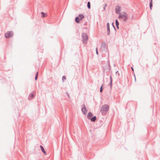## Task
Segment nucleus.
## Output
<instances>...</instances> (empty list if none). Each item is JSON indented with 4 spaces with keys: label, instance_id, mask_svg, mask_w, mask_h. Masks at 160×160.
I'll list each match as a JSON object with an SVG mask.
<instances>
[{
    "label": "nucleus",
    "instance_id": "dca6fc26",
    "mask_svg": "<svg viewBox=\"0 0 160 160\" xmlns=\"http://www.w3.org/2000/svg\"><path fill=\"white\" fill-rule=\"evenodd\" d=\"M149 7L150 9L151 10L152 9V7L153 4H152V0H150L149 2Z\"/></svg>",
    "mask_w": 160,
    "mask_h": 160
},
{
    "label": "nucleus",
    "instance_id": "1a4fd4ad",
    "mask_svg": "<svg viewBox=\"0 0 160 160\" xmlns=\"http://www.w3.org/2000/svg\"><path fill=\"white\" fill-rule=\"evenodd\" d=\"M35 97V95L32 92L30 93L28 98V100H30L33 98Z\"/></svg>",
    "mask_w": 160,
    "mask_h": 160
},
{
    "label": "nucleus",
    "instance_id": "bb28decb",
    "mask_svg": "<svg viewBox=\"0 0 160 160\" xmlns=\"http://www.w3.org/2000/svg\"><path fill=\"white\" fill-rule=\"evenodd\" d=\"M107 63L108 64L109 63H110V61H109V58H108V60L107 61Z\"/></svg>",
    "mask_w": 160,
    "mask_h": 160
},
{
    "label": "nucleus",
    "instance_id": "c85d7f7f",
    "mask_svg": "<svg viewBox=\"0 0 160 160\" xmlns=\"http://www.w3.org/2000/svg\"><path fill=\"white\" fill-rule=\"evenodd\" d=\"M118 74V76L119 75V73L118 71H117L116 72V74Z\"/></svg>",
    "mask_w": 160,
    "mask_h": 160
},
{
    "label": "nucleus",
    "instance_id": "a211bd4d",
    "mask_svg": "<svg viewBox=\"0 0 160 160\" xmlns=\"http://www.w3.org/2000/svg\"><path fill=\"white\" fill-rule=\"evenodd\" d=\"M78 17L79 18L81 19L82 20V18H84V15L83 14H79L78 16Z\"/></svg>",
    "mask_w": 160,
    "mask_h": 160
},
{
    "label": "nucleus",
    "instance_id": "7c9ffc66",
    "mask_svg": "<svg viewBox=\"0 0 160 160\" xmlns=\"http://www.w3.org/2000/svg\"><path fill=\"white\" fill-rule=\"evenodd\" d=\"M131 69H132V70L133 72H134V69H133V68L132 67H131ZM133 73H134V72H133Z\"/></svg>",
    "mask_w": 160,
    "mask_h": 160
},
{
    "label": "nucleus",
    "instance_id": "a878e982",
    "mask_svg": "<svg viewBox=\"0 0 160 160\" xmlns=\"http://www.w3.org/2000/svg\"><path fill=\"white\" fill-rule=\"evenodd\" d=\"M38 78V76H37V75H36L35 78V80H37Z\"/></svg>",
    "mask_w": 160,
    "mask_h": 160
},
{
    "label": "nucleus",
    "instance_id": "9b49d317",
    "mask_svg": "<svg viewBox=\"0 0 160 160\" xmlns=\"http://www.w3.org/2000/svg\"><path fill=\"white\" fill-rule=\"evenodd\" d=\"M40 147L42 152H43L44 154L46 155V151L44 150V147L42 145H40Z\"/></svg>",
    "mask_w": 160,
    "mask_h": 160
},
{
    "label": "nucleus",
    "instance_id": "393cba45",
    "mask_svg": "<svg viewBox=\"0 0 160 160\" xmlns=\"http://www.w3.org/2000/svg\"><path fill=\"white\" fill-rule=\"evenodd\" d=\"M112 26H113V28H114V30H115V31H116V28L115 27V26H114V23H113V22H112Z\"/></svg>",
    "mask_w": 160,
    "mask_h": 160
},
{
    "label": "nucleus",
    "instance_id": "c756f323",
    "mask_svg": "<svg viewBox=\"0 0 160 160\" xmlns=\"http://www.w3.org/2000/svg\"><path fill=\"white\" fill-rule=\"evenodd\" d=\"M134 75L135 81L136 82V77H135L134 73Z\"/></svg>",
    "mask_w": 160,
    "mask_h": 160
},
{
    "label": "nucleus",
    "instance_id": "f704fd0d",
    "mask_svg": "<svg viewBox=\"0 0 160 160\" xmlns=\"http://www.w3.org/2000/svg\"><path fill=\"white\" fill-rule=\"evenodd\" d=\"M146 65H147V66H148V64H146Z\"/></svg>",
    "mask_w": 160,
    "mask_h": 160
},
{
    "label": "nucleus",
    "instance_id": "f8f14e48",
    "mask_svg": "<svg viewBox=\"0 0 160 160\" xmlns=\"http://www.w3.org/2000/svg\"><path fill=\"white\" fill-rule=\"evenodd\" d=\"M97 118L96 116H94L90 119V120L92 122H95L97 120Z\"/></svg>",
    "mask_w": 160,
    "mask_h": 160
},
{
    "label": "nucleus",
    "instance_id": "4468645a",
    "mask_svg": "<svg viewBox=\"0 0 160 160\" xmlns=\"http://www.w3.org/2000/svg\"><path fill=\"white\" fill-rule=\"evenodd\" d=\"M115 23H116V27L118 29H119V22L118 20V19L115 20Z\"/></svg>",
    "mask_w": 160,
    "mask_h": 160
},
{
    "label": "nucleus",
    "instance_id": "f3484780",
    "mask_svg": "<svg viewBox=\"0 0 160 160\" xmlns=\"http://www.w3.org/2000/svg\"><path fill=\"white\" fill-rule=\"evenodd\" d=\"M104 67L103 68V69L104 70H107L108 71H109L110 70V69H111V67H110V64L109 63L108 64V69H107V68L104 69Z\"/></svg>",
    "mask_w": 160,
    "mask_h": 160
},
{
    "label": "nucleus",
    "instance_id": "5701e85b",
    "mask_svg": "<svg viewBox=\"0 0 160 160\" xmlns=\"http://www.w3.org/2000/svg\"><path fill=\"white\" fill-rule=\"evenodd\" d=\"M66 77L65 76H63L62 77V80L63 82H64V80L66 79Z\"/></svg>",
    "mask_w": 160,
    "mask_h": 160
},
{
    "label": "nucleus",
    "instance_id": "4be33fe9",
    "mask_svg": "<svg viewBox=\"0 0 160 160\" xmlns=\"http://www.w3.org/2000/svg\"><path fill=\"white\" fill-rule=\"evenodd\" d=\"M107 6V4H105L104 5V6H103V10L105 11V10H106V8Z\"/></svg>",
    "mask_w": 160,
    "mask_h": 160
},
{
    "label": "nucleus",
    "instance_id": "423d86ee",
    "mask_svg": "<svg viewBox=\"0 0 160 160\" xmlns=\"http://www.w3.org/2000/svg\"><path fill=\"white\" fill-rule=\"evenodd\" d=\"M81 111L84 115H86L87 114V110L86 106L84 104H83L82 106Z\"/></svg>",
    "mask_w": 160,
    "mask_h": 160
},
{
    "label": "nucleus",
    "instance_id": "7ed1b4c3",
    "mask_svg": "<svg viewBox=\"0 0 160 160\" xmlns=\"http://www.w3.org/2000/svg\"><path fill=\"white\" fill-rule=\"evenodd\" d=\"M82 36V41L83 43L84 44H86L88 38L87 34L85 32L83 33Z\"/></svg>",
    "mask_w": 160,
    "mask_h": 160
},
{
    "label": "nucleus",
    "instance_id": "0eeeda50",
    "mask_svg": "<svg viewBox=\"0 0 160 160\" xmlns=\"http://www.w3.org/2000/svg\"><path fill=\"white\" fill-rule=\"evenodd\" d=\"M101 47L103 49V50L107 52L108 50V47L106 45V43L105 42H103L101 43Z\"/></svg>",
    "mask_w": 160,
    "mask_h": 160
},
{
    "label": "nucleus",
    "instance_id": "72a5a7b5",
    "mask_svg": "<svg viewBox=\"0 0 160 160\" xmlns=\"http://www.w3.org/2000/svg\"><path fill=\"white\" fill-rule=\"evenodd\" d=\"M67 95H68V97H69V94L68 93L67 94Z\"/></svg>",
    "mask_w": 160,
    "mask_h": 160
},
{
    "label": "nucleus",
    "instance_id": "2f4dec72",
    "mask_svg": "<svg viewBox=\"0 0 160 160\" xmlns=\"http://www.w3.org/2000/svg\"><path fill=\"white\" fill-rule=\"evenodd\" d=\"M36 75H37V76H38V72H37L36 73Z\"/></svg>",
    "mask_w": 160,
    "mask_h": 160
},
{
    "label": "nucleus",
    "instance_id": "cd10ccee",
    "mask_svg": "<svg viewBox=\"0 0 160 160\" xmlns=\"http://www.w3.org/2000/svg\"><path fill=\"white\" fill-rule=\"evenodd\" d=\"M110 81H112V76L111 75H110Z\"/></svg>",
    "mask_w": 160,
    "mask_h": 160
},
{
    "label": "nucleus",
    "instance_id": "ddd939ff",
    "mask_svg": "<svg viewBox=\"0 0 160 160\" xmlns=\"http://www.w3.org/2000/svg\"><path fill=\"white\" fill-rule=\"evenodd\" d=\"M78 17H76L75 18V21L77 23H78L80 22V21L81 20Z\"/></svg>",
    "mask_w": 160,
    "mask_h": 160
},
{
    "label": "nucleus",
    "instance_id": "2eb2a0df",
    "mask_svg": "<svg viewBox=\"0 0 160 160\" xmlns=\"http://www.w3.org/2000/svg\"><path fill=\"white\" fill-rule=\"evenodd\" d=\"M41 16L42 18H44L47 16V14L46 13H45L43 12H41Z\"/></svg>",
    "mask_w": 160,
    "mask_h": 160
},
{
    "label": "nucleus",
    "instance_id": "20e7f679",
    "mask_svg": "<svg viewBox=\"0 0 160 160\" xmlns=\"http://www.w3.org/2000/svg\"><path fill=\"white\" fill-rule=\"evenodd\" d=\"M13 32L12 31H8L5 34V37L7 38H9L13 35Z\"/></svg>",
    "mask_w": 160,
    "mask_h": 160
},
{
    "label": "nucleus",
    "instance_id": "39448f33",
    "mask_svg": "<svg viewBox=\"0 0 160 160\" xmlns=\"http://www.w3.org/2000/svg\"><path fill=\"white\" fill-rule=\"evenodd\" d=\"M115 12L116 13L119 15L121 14L120 12L121 10V7L118 5H116L115 8Z\"/></svg>",
    "mask_w": 160,
    "mask_h": 160
},
{
    "label": "nucleus",
    "instance_id": "b1692460",
    "mask_svg": "<svg viewBox=\"0 0 160 160\" xmlns=\"http://www.w3.org/2000/svg\"><path fill=\"white\" fill-rule=\"evenodd\" d=\"M96 54L97 55H98V48L97 47L96 48Z\"/></svg>",
    "mask_w": 160,
    "mask_h": 160
},
{
    "label": "nucleus",
    "instance_id": "f257e3e1",
    "mask_svg": "<svg viewBox=\"0 0 160 160\" xmlns=\"http://www.w3.org/2000/svg\"><path fill=\"white\" fill-rule=\"evenodd\" d=\"M119 19H122L124 21H126L128 18V15L125 12H123L118 16Z\"/></svg>",
    "mask_w": 160,
    "mask_h": 160
},
{
    "label": "nucleus",
    "instance_id": "412c9836",
    "mask_svg": "<svg viewBox=\"0 0 160 160\" xmlns=\"http://www.w3.org/2000/svg\"><path fill=\"white\" fill-rule=\"evenodd\" d=\"M109 85L110 86L111 89L112 88V81H110V82L109 83Z\"/></svg>",
    "mask_w": 160,
    "mask_h": 160
},
{
    "label": "nucleus",
    "instance_id": "473e14b6",
    "mask_svg": "<svg viewBox=\"0 0 160 160\" xmlns=\"http://www.w3.org/2000/svg\"><path fill=\"white\" fill-rule=\"evenodd\" d=\"M87 24V22H85L84 24V26H85V25H86Z\"/></svg>",
    "mask_w": 160,
    "mask_h": 160
},
{
    "label": "nucleus",
    "instance_id": "f03ea898",
    "mask_svg": "<svg viewBox=\"0 0 160 160\" xmlns=\"http://www.w3.org/2000/svg\"><path fill=\"white\" fill-rule=\"evenodd\" d=\"M109 106L108 104H104L102 106L100 111L102 114H106L109 110Z\"/></svg>",
    "mask_w": 160,
    "mask_h": 160
},
{
    "label": "nucleus",
    "instance_id": "9d476101",
    "mask_svg": "<svg viewBox=\"0 0 160 160\" xmlns=\"http://www.w3.org/2000/svg\"><path fill=\"white\" fill-rule=\"evenodd\" d=\"M93 114L91 112H88L87 115V118L89 119L90 120V119L92 118V116Z\"/></svg>",
    "mask_w": 160,
    "mask_h": 160
},
{
    "label": "nucleus",
    "instance_id": "6ab92c4d",
    "mask_svg": "<svg viewBox=\"0 0 160 160\" xmlns=\"http://www.w3.org/2000/svg\"><path fill=\"white\" fill-rule=\"evenodd\" d=\"M103 85H104V84H102L100 88V92H102L103 91Z\"/></svg>",
    "mask_w": 160,
    "mask_h": 160
},
{
    "label": "nucleus",
    "instance_id": "aec40b11",
    "mask_svg": "<svg viewBox=\"0 0 160 160\" xmlns=\"http://www.w3.org/2000/svg\"><path fill=\"white\" fill-rule=\"evenodd\" d=\"M87 7L88 9H90L91 8L90 2H88L87 3Z\"/></svg>",
    "mask_w": 160,
    "mask_h": 160
},
{
    "label": "nucleus",
    "instance_id": "c9c22d12",
    "mask_svg": "<svg viewBox=\"0 0 160 160\" xmlns=\"http://www.w3.org/2000/svg\"><path fill=\"white\" fill-rule=\"evenodd\" d=\"M108 55L109 56V53H108Z\"/></svg>",
    "mask_w": 160,
    "mask_h": 160
},
{
    "label": "nucleus",
    "instance_id": "6e6552de",
    "mask_svg": "<svg viewBox=\"0 0 160 160\" xmlns=\"http://www.w3.org/2000/svg\"><path fill=\"white\" fill-rule=\"evenodd\" d=\"M107 35H109L110 34V24L109 22H108L107 24Z\"/></svg>",
    "mask_w": 160,
    "mask_h": 160
}]
</instances>
